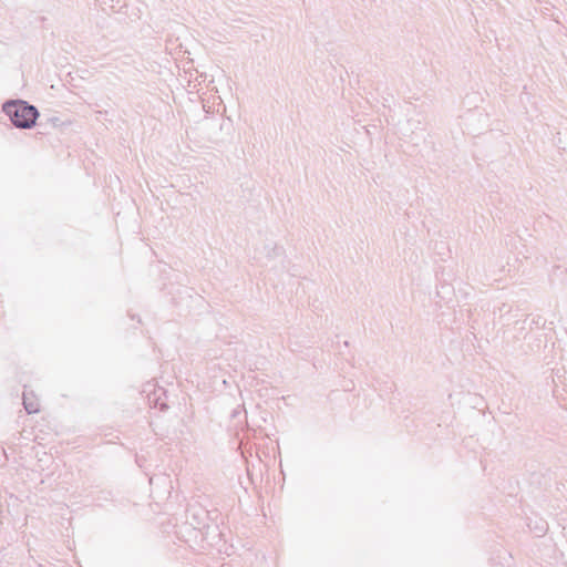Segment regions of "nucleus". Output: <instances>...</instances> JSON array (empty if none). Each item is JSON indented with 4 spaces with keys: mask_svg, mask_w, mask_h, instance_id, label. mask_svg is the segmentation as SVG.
Listing matches in <instances>:
<instances>
[{
    "mask_svg": "<svg viewBox=\"0 0 567 567\" xmlns=\"http://www.w3.org/2000/svg\"><path fill=\"white\" fill-rule=\"evenodd\" d=\"M4 111L10 116L12 123L22 128L33 126L39 115L37 109L28 105L25 102L7 103Z\"/></svg>",
    "mask_w": 567,
    "mask_h": 567,
    "instance_id": "f257e3e1",
    "label": "nucleus"
},
{
    "mask_svg": "<svg viewBox=\"0 0 567 567\" xmlns=\"http://www.w3.org/2000/svg\"><path fill=\"white\" fill-rule=\"evenodd\" d=\"M132 505L130 501H124L121 503H116L115 501H112V507H109V514H111L114 517L120 516L123 513H126L127 511H131Z\"/></svg>",
    "mask_w": 567,
    "mask_h": 567,
    "instance_id": "f03ea898",
    "label": "nucleus"
},
{
    "mask_svg": "<svg viewBox=\"0 0 567 567\" xmlns=\"http://www.w3.org/2000/svg\"><path fill=\"white\" fill-rule=\"evenodd\" d=\"M110 9L118 14L127 16L128 3L127 0H110Z\"/></svg>",
    "mask_w": 567,
    "mask_h": 567,
    "instance_id": "7ed1b4c3",
    "label": "nucleus"
},
{
    "mask_svg": "<svg viewBox=\"0 0 567 567\" xmlns=\"http://www.w3.org/2000/svg\"><path fill=\"white\" fill-rule=\"evenodd\" d=\"M24 406L29 413H37L39 411V403L31 398L24 396Z\"/></svg>",
    "mask_w": 567,
    "mask_h": 567,
    "instance_id": "20e7f679",
    "label": "nucleus"
},
{
    "mask_svg": "<svg viewBox=\"0 0 567 567\" xmlns=\"http://www.w3.org/2000/svg\"><path fill=\"white\" fill-rule=\"evenodd\" d=\"M546 323H547L546 319H544L542 316H536L532 319L529 327H530V329H533L534 327L546 329L547 328Z\"/></svg>",
    "mask_w": 567,
    "mask_h": 567,
    "instance_id": "39448f33",
    "label": "nucleus"
},
{
    "mask_svg": "<svg viewBox=\"0 0 567 567\" xmlns=\"http://www.w3.org/2000/svg\"><path fill=\"white\" fill-rule=\"evenodd\" d=\"M282 254H284V248L280 246L274 245L271 250L268 251L267 256L269 258H275V257L281 256Z\"/></svg>",
    "mask_w": 567,
    "mask_h": 567,
    "instance_id": "423d86ee",
    "label": "nucleus"
},
{
    "mask_svg": "<svg viewBox=\"0 0 567 567\" xmlns=\"http://www.w3.org/2000/svg\"><path fill=\"white\" fill-rule=\"evenodd\" d=\"M535 529H536L537 535L542 536V535H544L547 532V524L546 523H542V525H537L535 527Z\"/></svg>",
    "mask_w": 567,
    "mask_h": 567,
    "instance_id": "0eeeda50",
    "label": "nucleus"
}]
</instances>
